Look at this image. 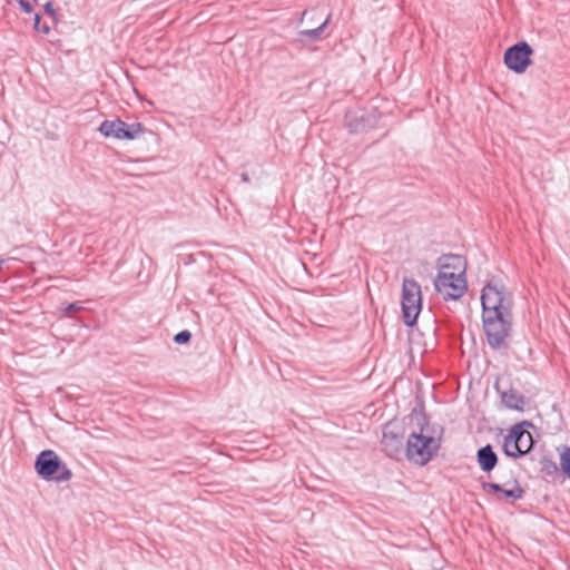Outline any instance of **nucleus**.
<instances>
[{
	"label": "nucleus",
	"mask_w": 570,
	"mask_h": 570,
	"mask_svg": "<svg viewBox=\"0 0 570 570\" xmlns=\"http://www.w3.org/2000/svg\"><path fill=\"white\" fill-rule=\"evenodd\" d=\"M37 473L46 480L58 482L70 480L72 473L51 450L42 451L35 463Z\"/></svg>",
	"instance_id": "obj_3"
},
{
	"label": "nucleus",
	"mask_w": 570,
	"mask_h": 570,
	"mask_svg": "<svg viewBox=\"0 0 570 570\" xmlns=\"http://www.w3.org/2000/svg\"><path fill=\"white\" fill-rule=\"evenodd\" d=\"M125 127L126 121L121 120L120 118H116L114 120H104L100 124L98 130L102 136L107 138L111 137L118 140H126V136H122Z\"/></svg>",
	"instance_id": "obj_10"
},
{
	"label": "nucleus",
	"mask_w": 570,
	"mask_h": 570,
	"mask_svg": "<svg viewBox=\"0 0 570 570\" xmlns=\"http://www.w3.org/2000/svg\"><path fill=\"white\" fill-rule=\"evenodd\" d=\"M328 21H330V16L317 28L302 30V31H299V35L302 37H307L313 41L320 40L322 38V33H323L326 24L328 23Z\"/></svg>",
	"instance_id": "obj_16"
},
{
	"label": "nucleus",
	"mask_w": 570,
	"mask_h": 570,
	"mask_svg": "<svg viewBox=\"0 0 570 570\" xmlns=\"http://www.w3.org/2000/svg\"><path fill=\"white\" fill-rule=\"evenodd\" d=\"M14 1L19 4L20 9L23 12H26V13L32 12L33 8L30 2H28L26 0H14Z\"/></svg>",
	"instance_id": "obj_21"
},
{
	"label": "nucleus",
	"mask_w": 570,
	"mask_h": 570,
	"mask_svg": "<svg viewBox=\"0 0 570 570\" xmlns=\"http://www.w3.org/2000/svg\"><path fill=\"white\" fill-rule=\"evenodd\" d=\"M33 27L37 31L42 32L43 35H48L51 29L47 22L42 23L41 16L39 13H36L35 16Z\"/></svg>",
	"instance_id": "obj_18"
},
{
	"label": "nucleus",
	"mask_w": 570,
	"mask_h": 570,
	"mask_svg": "<svg viewBox=\"0 0 570 570\" xmlns=\"http://www.w3.org/2000/svg\"><path fill=\"white\" fill-rule=\"evenodd\" d=\"M190 338H191V333L188 330H184V331L178 332L174 336V342L177 344H186L190 341Z\"/></svg>",
	"instance_id": "obj_19"
},
{
	"label": "nucleus",
	"mask_w": 570,
	"mask_h": 570,
	"mask_svg": "<svg viewBox=\"0 0 570 570\" xmlns=\"http://www.w3.org/2000/svg\"><path fill=\"white\" fill-rule=\"evenodd\" d=\"M82 309V306L79 303H69L67 306L62 309L63 316L70 317L73 313Z\"/></svg>",
	"instance_id": "obj_20"
},
{
	"label": "nucleus",
	"mask_w": 570,
	"mask_h": 570,
	"mask_svg": "<svg viewBox=\"0 0 570 570\" xmlns=\"http://www.w3.org/2000/svg\"><path fill=\"white\" fill-rule=\"evenodd\" d=\"M560 466L564 475L570 479V448H564L560 453Z\"/></svg>",
	"instance_id": "obj_17"
},
{
	"label": "nucleus",
	"mask_w": 570,
	"mask_h": 570,
	"mask_svg": "<svg viewBox=\"0 0 570 570\" xmlns=\"http://www.w3.org/2000/svg\"><path fill=\"white\" fill-rule=\"evenodd\" d=\"M502 402L503 404L511 410L522 412L524 410V399L514 391H508L502 393Z\"/></svg>",
	"instance_id": "obj_13"
},
{
	"label": "nucleus",
	"mask_w": 570,
	"mask_h": 570,
	"mask_svg": "<svg viewBox=\"0 0 570 570\" xmlns=\"http://www.w3.org/2000/svg\"><path fill=\"white\" fill-rule=\"evenodd\" d=\"M240 177H242V180H243L244 183H249V181H250L249 175H248L247 173H243V174L240 175Z\"/></svg>",
	"instance_id": "obj_24"
},
{
	"label": "nucleus",
	"mask_w": 570,
	"mask_h": 570,
	"mask_svg": "<svg viewBox=\"0 0 570 570\" xmlns=\"http://www.w3.org/2000/svg\"><path fill=\"white\" fill-rule=\"evenodd\" d=\"M439 272H450L465 276V258L456 254H445L438 259Z\"/></svg>",
	"instance_id": "obj_9"
},
{
	"label": "nucleus",
	"mask_w": 570,
	"mask_h": 570,
	"mask_svg": "<svg viewBox=\"0 0 570 570\" xmlns=\"http://www.w3.org/2000/svg\"><path fill=\"white\" fill-rule=\"evenodd\" d=\"M532 445V434L523 430L521 424H517L504 438L503 449L507 455L517 458L528 453Z\"/></svg>",
	"instance_id": "obj_6"
},
{
	"label": "nucleus",
	"mask_w": 570,
	"mask_h": 570,
	"mask_svg": "<svg viewBox=\"0 0 570 570\" xmlns=\"http://www.w3.org/2000/svg\"><path fill=\"white\" fill-rule=\"evenodd\" d=\"M542 469L547 473H552V472L557 471V465L551 460H546V461L542 462Z\"/></svg>",
	"instance_id": "obj_22"
},
{
	"label": "nucleus",
	"mask_w": 570,
	"mask_h": 570,
	"mask_svg": "<svg viewBox=\"0 0 570 570\" xmlns=\"http://www.w3.org/2000/svg\"><path fill=\"white\" fill-rule=\"evenodd\" d=\"M484 490L488 494L493 495L497 500H507L514 502L523 497V489L517 480L508 481L503 484L487 483Z\"/></svg>",
	"instance_id": "obj_8"
},
{
	"label": "nucleus",
	"mask_w": 570,
	"mask_h": 570,
	"mask_svg": "<svg viewBox=\"0 0 570 570\" xmlns=\"http://www.w3.org/2000/svg\"><path fill=\"white\" fill-rule=\"evenodd\" d=\"M147 129L140 122L127 124L122 136H126V140H134L145 134Z\"/></svg>",
	"instance_id": "obj_15"
},
{
	"label": "nucleus",
	"mask_w": 570,
	"mask_h": 570,
	"mask_svg": "<svg viewBox=\"0 0 570 570\" xmlns=\"http://www.w3.org/2000/svg\"><path fill=\"white\" fill-rule=\"evenodd\" d=\"M532 47L525 41H520L505 50L503 61L508 69L523 73L532 62Z\"/></svg>",
	"instance_id": "obj_7"
},
{
	"label": "nucleus",
	"mask_w": 570,
	"mask_h": 570,
	"mask_svg": "<svg viewBox=\"0 0 570 570\" xmlns=\"http://www.w3.org/2000/svg\"><path fill=\"white\" fill-rule=\"evenodd\" d=\"M440 448V438L435 428L422 417L419 422V431H413L407 439L406 456L419 465H425Z\"/></svg>",
	"instance_id": "obj_2"
},
{
	"label": "nucleus",
	"mask_w": 570,
	"mask_h": 570,
	"mask_svg": "<svg viewBox=\"0 0 570 570\" xmlns=\"http://www.w3.org/2000/svg\"><path fill=\"white\" fill-rule=\"evenodd\" d=\"M414 353H415V352H414L413 347H411V350H410V356H414Z\"/></svg>",
	"instance_id": "obj_25"
},
{
	"label": "nucleus",
	"mask_w": 570,
	"mask_h": 570,
	"mask_svg": "<svg viewBox=\"0 0 570 570\" xmlns=\"http://www.w3.org/2000/svg\"><path fill=\"white\" fill-rule=\"evenodd\" d=\"M434 288L444 301L460 299L468 291L465 276L450 272H439L434 279Z\"/></svg>",
	"instance_id": "obj_5"
},
{
	"label": "nucleus",
	"mask_w": 570,
	"mask_h": 570,
	"mask_svg": "<svg viewBox=\"0 0 570 570\" xmlns=\"http://www.w3.org/2000/svg\"><path fill=\"white\" fill-rule=\"evenodd\" d=\"M345 125L348 128V131L352 134L361 132L366 128L363 115L360 116L357 111L346 112Z\"/></svg>",
	"instance_id": "obj_12"
},
{
	"label": "nucleus",
	"mask_w": 570,
	"mask_h": 570,
	"mask_svg": "<svg viewBox=\"0 0 570 570\" xmlns=\"http://www.w3.org/2000/svg\"><path fill=\"white\" fill-rule=\"evenodd\" d=\"M45 12L52 18L53 22L57 21V12L53 9V6L51 2H47L45 4Z\"/></svg>",
	"instance_id": "obj_23"
},
{
	"label": "nucleus",
	"mask_w": 570,
	"mask_h": 570,
	"mask_svg": "<svg viewBox=\"0 0 570 570\" xmlns=\"http://www.w3.org/2000/svg\"><path fill=\"white\" fill-rule=\"evenodd\" d=\"M482 321L488 343L493 348L505 345L512 326V295L502 284L489 282L481 293Z\"/></svg>",
	"instance_id": "obj_1"
},
{
	"label": "nucleus",
	"mask_w": 570,
	"mask_h": 570,
	"mask_svg": "<svg viewBox=\"0 0 570 570\" xmlns=\"http://www.w3.org/2000/svg\"><path fill=\"white\" fill-rule=\"evenodd\" d=\"M402 313L404 323L413 326L422 309V296L420 284L412 278H404L402 284Z\"/></svg>",
	"instance_id": "obj_4"
},
{
	"label": "nucleus",
	"mask_w": 570,
	"mask_h": 570,
	"mask_svg": "<svg viewBox=\"0 0 570 570\" xmlns=\"http://www.w3.org/2000/svg\"><path fill=\"white\" fill-rule=\"evenodd\" d=\"M498 462V456L491 445H485L478 451V463L480 468L489 472L494 469Z\"/></svg>",
	"instance_id": "obj_11"
},
{
	"label": "nucleus",
	"mask_w": 570,
	"mask_h": 570,
	"mask_svg": "<svg viewBox=\"0 0 570 570\" xmlns=\"http://www.w3.org/2000/svg\"><path fill=\"white\" fill-rule=\"evenodd\" d=\"M382 444L390 456H396L402 449V440L394 434L384 433Z\"/></svg>",
	"instance_id": "obj_14"
}]
</instances>
